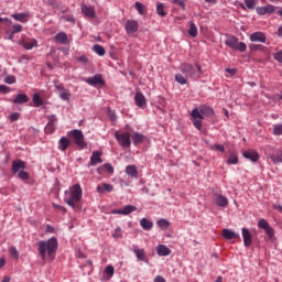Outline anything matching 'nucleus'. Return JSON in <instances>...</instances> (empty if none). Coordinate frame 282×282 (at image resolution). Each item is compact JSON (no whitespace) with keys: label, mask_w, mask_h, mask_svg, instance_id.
<instances>
[{"label":"nucleus","mask_w":282,"mask_h":282,"mask_svg":"<svg viewBox=\"0 0 282 282\" xmlns=\"http://www.w3.org/2000/svg\"><path fill=\"white\" fill-rule=\"evenodd\" d=\"M56 250H58V239H56V237H52L46 241L41 240L37 242V252L42 261H45L46 259H54Z\"/></svg>","instance_id":"obj_1"},{"label":"nucleus","mask_w":282,"mask_h":282,"mask_svg":"<svg viewBox=\"0 0 282 282\" xmlns=\"http://www.w3.org/2000/svg\"><path fill=\"white\" fill-rule=\"evenodd\" d=\"M64 202L67 206H70L73 210H80V202H83V188L80 184H75L68 192H65Z\"/></svg>","instance_id":"obj_2"},{"label":"nucleus","mask_w":282,"mask_h":282,"mask_svg":"<svg viewBox=\"0 0 282 282\" xmlns=\"http://www.w3.org/2000/svg\"><path fill=\"white\" fill-rule=\"evenodd\" d=\"M181 72L186 76V78H200L202 67L199 65L183 64L181 66Z\"/></svg>","instance_id":"obj_3"},{"label":"nucleus","mask_w":282,"mask_h":282,"mask_svg":"<svg viewBox=\"0 0 282 282\" xmlns=\"http://www.w3.org/2000/svg\"><path fill=\"white\" fill-rule=\"evenodd\" d=\"M226 45L231 50H238L239 52H246L248 50V45L243 42H239V40L235 36L228 37L226 40Z\"/></svg>","instance_id":"obj_4"},{"label":"nucleus","mask_w":282,"mask_h":282,"mask_svg":"<svg viewBox=\"0 0 282 282\" xmlns=\"http://www.w3.org/2000/svg\"><path fill=\"white\" fill-rule=\"evenodd\" d=\"M115 138L123 149L131 147V133L129 132H115Z\"/></svg>","instance_id":"obj_5"},{"label":"nucleus","mask_w":282,"mask_h":282,"mask_svg":"<svg viewBox=\"0 0 282 282\" xmlns=\"http://www.w3.org/2000/svg\"><path fill=\"white\" fill-rule=\"evenodd\" d=\"M70 135H72L76 147H78L79 149L87 148V143L85 142V134H83L82 130H73V131H70Z\"/></svg>","instance_id":"obj_6"},{"label":"nucleus","mask_w":282,"mask_h":282,"mask_svg":"<svg viewBox=\"0 0 282 282\" xmlns=\"http://www.w3.org/2000/svg\"><path fill=\"white\" fill-rule=\"evenodd\" d=\"M191 121L193 122L194 127L198 130L202 131V124L204 122V116L202 112H199L198 108H195L191 112Z\"/></svg>","instance_id":"obj_7"},{"label":"nucleus","mask_w":282,"mask_h":282,"mask_svg":"<svg viewBox=\"0 0 282 282\" xmlns=\"http://www.w3.org/2000/svg\"><path fill=\"white\" fill-rule=\"evenodd\" d=\"M258 228H261L262 230H264L265 235L269 237V241H274V228L270 226L268 220L261 218L258 221Z\"/></svg>","instance_id":"obj_8"},{"label":"nucleus","mask_w":282,"mask_h":282,"mask_svg":"<svg viewBox=\"0 0 282 282\" xmlns=\"http://www.w3.org/2000/svg\"><path fill=\"white\" fill-rule=\"evenodd\" d=\"M138 208L133 205H127L123 208L120 209H112V215H131V213H135Z\"/></svg>","instance_id":"obj_9"},{"label":"nucleus","mask_w":282,"mask_h":282,"mask_svg":"<svg viewBox=\"0 0 282 282\" xmlns=\"http://www.w3.org/2000/svg\"><path fill=\"white\" fill-rule=\"evenodd\" d=\"M126 32L127 34H135V32H138L140 24H138V21L135 20H128L126 22Z\"/></svg>","instance_id":"obj_10"},{"label":"nucleus","mask_w":282,"mask_h":282,"mask_svg":"<svg viewBox=\"0 0 282 282\" xmlns=\"http://www.w3.org/2000/svg\"><path fill=\"white\" fill-rule=\"evenodd\" d=\"M276 7L272 6V4H267L265 7H258L256 9L257 14H259L260 17H265V14H272L273 12H275Z\"/></svg>","instance_id":"obj_11"},{"label":"nucleus","mask_w":282,"mask_h":282,"mask_svg":"<svg viewBox=\"0 0 282 282\" xmlns=\"http://www.w3.org/2000/svg\"><path fill=\"white\" fill-rule=\"evenodd\" d=\"M249 41H251V43H265V33L259 31L254 32L249 36Z\"/></svg>","instance_id":"obj_12"},{"label":"nucleus","mask_w":282,"mask_h":282,"mask_svg":"<svg viewBox=\"0 0 282 282\" xmlns=\"http://www.w3.org/2000/svg\"><path fill=\"white\" fill-rule=\"evenodd\" d=\"M242 239L246 248H250L252 246V234L250 229L242 228Z\"/></svg>","instance_id":"obj_13"},{"label":"nucleus","mask_w":282,"mask_h":282,"mask_svg":"<svg viewBox=\"0 0 282 282\" xmlns=\"http://www.w3.org/2000/svg\"><path fill=\"white\" fill-rule=\"evenodd\" d=\"M246 160H250V162H258L259 161V152L256 150H247L242 153Z\"/></svg>","instance_id":"obj_14"},{"label":"nucleus","mask_w":282,"mask_h":282,"mask_svg":"<svg viewBox=\"0 0 282 282\" xmlns=\"http://www.w3.org/2000/svg\"><path fill=\"white\" fill-rule=\"evenodd\" d=\"M25 169V161L15 160L12 162L11 171L13 175H17V173H20V171H23Z\"/></svg>","instance_id":"obj_15"},{"label":"nucleus","mask_w":282,"mask_h":282,"mask_svg":"<svg viewBox=\"0 0 282 282\" xmlns=\"http://www.w3.org/2000/svg\"><path fill=\"white\" fill-rule=\"evenodd\" d=\"M86 83H88V85H91L93 87H96V85H105V80L102 79V75L97 74L94 77H89L88 79H86Z\"/></svg>","instance_id":"obj_16"},{"label":"nucleus","mask_w":282,"mask_h":282,"mask_svg":"<svg viewBox=\"0 0 282 282\" xmlns=\"http://www.w3.org/2000/svg\"><path fill=\"white\" fill-rule=\"evenodd\" d=\"M48 122L45 127V132L46 133H54V124L56 123V115H50L46 117Z\"/></svg>","instance_id":"obj_17"},{"label":"nucleus","mask_w":282,"mask_h":282,"mask_svg":"<svg viewBox=\"0 0 282 282\" xmlns=\"http://www.w3.org/2000/svg\"><path fill=\"white\" fill-rule=\"evenodd\" d=\"M215 203L219 208H226L228 206V198L220 194H215Z\"/></svg>","instance_id":"obj_18"},{"label":"nucleus","mask_w":282,"mask_h":282,"mask_svg":"<svg viewBox=\"0 0 282 282\" xmlns=\"http://www.w3.org/2000/svg\"><path fill=\"white\" fill-rule=\"evenodd\" d=\"M82 12L83 14H85V17H88L89 19H96V10L94 9V7L82 4Z\"/></svg>","instance_id":"obj_19"},{"label":"nucleus","mask_w":282,"mask_h":282,"mask_svg":"<svg viewBox=\"0 0 282 282\" xmlns=\"http://www.w3.org/2000/svg\"><path fill=\"white\" fill-rule=\"evenodd\" d=\"M137 107L144 109L147 107V97L142 93H137L134 96Z\"/></svg>","instance_id":"obj_20"},{"label":"nucleus","mask_w":282,"mask_h":282,"mask_svg":"<svg viewBox=\"0 0 282 282\" xmlns=\"http://www.w3.org/2000/svg\"><path fill=\"white\" fill-rule=\"evenodd\" d=\"M223 237L224 239H227V240L239 239V234L230 229H223Z\"/></svg>","instance_id":"obj_21"},{"label":"nucleus","mask_w":282,"mask_h":282,"mask_svg":"<svg viewBox=\"0 0 282 282\" xmlns=\"http://www.w3.org/2000/svg\"><path fill=\"white\" fill-rule=\"evenodd\" d=\"M102 153L99 151L94 152L93 155L90 156V164L91 166H96L97 164H102V159L100 158Z\"/></svg>","instance_id":"obj_22"},{"label":"nucleus","mask_w":282,"mask_h":282,"mask_svg":"<svg viewBox=\"0 0 282 282\" xmlns=\"http://www.w3.org/2000/svg\"><path fill=\"white\" fill-rule=\"evenodd\" d=\"M30 101V97L25 94H18L13 99L14 105H25V102Z\"/></svg>","instance_id":"obj_23"},{"label":"nucleus","mask_w":282,"mask_h":282,"mask_svg":"<svg viewBox=\"0 0 282 282\" xmlns=\"http://www.w3.org/2000/svg\"><path fill=\"white\" fill-rule=\"evenodd\" d=\"M159 257H169L171 254V249L166 245H159L156 248Z\"/></svg>","instance_id":"obj_24"},{"label":"nucleus","mask_w":282,"mask_h":282,"mask_svg":"<svg viewBox=\"0 0 282 282\" xmlns=\"http://www.w3.org/2000/svg\"><path fill=\"white\" fill-rule=\"evenodd\" d=\"M113 191V185L108 184V183H102L101 185L97 186V192L98 193H111Z\"/></svg>","instance_id":"obj_25"},{"label":"nucleus","mask_w":282,"mask_h":282,"mask_svg":"<svg viewBox=\"0 0 282 282\" xmlns=\"http://www.w3.org/2000/svg\"><path fill=\"white\" fill-rule=\"evenodd\" d=\"M126 174L134 180H138V167H135V165H128L126 167Z\"/></svg>","instance_id":"obj_26"},{"label":"nucleus","mask_w":282,"mask_h":282,"mask_svg":"<svg viewBox=\"0 0 282 282\" xmlns=\"http://www.w3.org/2000/svg\"><path fill=\"white\" fill-rule=\"evenodd\" d=\"M20 45H22V47H24V50H32L33 47H36L37 42L35 39H32L30 41L20 42Z\"/></svg>","instance_id":"obj_27"},{"label":"nucleus","mask_w":282,"mask_h":282,"mask_svg":"<svg viewBox=\"0 0 282 282\" xmlns=\"http://www.w3.org/2000/svg\"><path fill=\"white\" fill-rule=\"evenodd\" d=\"M132 142L135 147H138V144H142V142H144V134L134 132L132 135Z\"/></svg>","instance_id":"obj_28"},{"label":"nucleus","mask_w":282,"mask_h":282,"mask_svg":"<svg viewBox=\"0 0 282 282\" xmlns=\"http://www.w3.org/2000/svg\"><path fill=\"white\" fill-rule=\"evenodd\" d=\"M165 8L166 7L164 6V3L156 2V13L159 14V17L164 18V17H166V14H169V12H166Z\"/></svg>","instance_id":"obj_29"},{"label":"nucleus","mask_w":282,"mask_h":282,"mask_svg":"<svg viewBox=\"0 0 282 282\" xmlns=\"http://www.w3.org/2000/svg\"><path fill=\"white\" fill-rule=\"evenodd\" d=\"M140 226H141V228H143V230H151V228H153V221H151L147 218H142L140 220Z\"/></svg>","instance_id":"obj_30"},{"label":"nucleus","mask_w":282,"mask_h":282,"mask_svg":"<svg viewBox=\"0 0 282 282\" xmlns=\"http://www.w3.org/2000/svg\"><path fill=\"white\" fill-rule=\"evenodd\" d=\"M200 113L203 116H207V118H212V116L215 115V111L213 110V108H210L208 106H203V107H200Z\"/></svg>","instance_id":"obj_31"},{"label":"nucleus","mask_w":282,"mask_h":282,"mask_svg":"<svg viewBox=\"0 0 282 282\" xmlns=\"http://www.w3.org/2000/svg\"><path fill=\"white\" fill-rule=\"evenodd\" d=\"M55 41L57 43H62V45H65L67 43V34L65 32H59L55 35Z\"/></svg>","instance_id":"obj_32"},{"label":"nucleus","mask_w":282,"mask_h":282,"mask_svg":"<svg viewBox=\"0 0 282 282\" xmlns=\"http://www.w3.org/2000/svg\"><path fill=\"white\" fill-rule=\"evenodd\" d=\"M70 142L67 140V138L62 137L59 139V151H67L69 148Z\"/></svg>","instance_id":"obj_33"},{"label":"nucleus","mask_w":282,"mask_h":282,"mask_svg":"<svg viewBox=\"0 0 282 282\" xmlns=\"http://www.w3.org/2000/svg\"><path fill=\"white\" fill-rule=\"evenodd\" d=\"M12 19H14V21H20L21 23H25L28 20H26V17H29L28 13H14L11 15Z\"/></svg>","instance_id":"obj_34"},{"label":"nucleus","mask_w":282,"mask_h":282,"mask_svg":"<svg viewBox=\"0 0 282 282\" xmlns=\"http://www.w3.org/2000/svg\"><path fill=\"white\" fill-rule=\"evenodd\" d=\"M93 51L95 54H98V56H105V54H107V51H105V47H102L100 44H95L93 46Z\"/></svg>","instance_id":"obj_35"},{"label":"nucleus","mask_w":282,"mask_h":282,"mask_svg":"<svg viewBox=\"0 0 282 282\" xmlns=\"http://www.w3.org/2000/svg\"><path fill=\"white\" fill-rule=\"evenodd\" d=\"M156 225L159 226V228H161V230H169L171 223H169V220L166 219H160L158 220Z\"/></svg>","instance_id":"obj_36"},{"label":"nucleus","mask_w":282,"mask_h":282,"mask_svg":"<svg viewBox=\"0 0 282 282\" xmlns=\"http://www.w3.org/2000/svg\"><path fill=\"white\" fill-rule=\"evenodd\" d=\"M133 252H134L137 259H139V261H144V257H145L144 249L134 248Z\"/></svg>","instance_id":"obj_37"},{"label":"nucleus","mask_w":282,"mask_h":282,"mask_svg":"<svg viewBox=\"0 0 282 282\" xmlns=\"http://www.w3.org/2000/svg\"><path fill=\"white\" fill-rule=\"evenodd\" d=\"M134 8L139 12V14H147V7L141 2H135Z\"/></svg>","instance_id":"obj_38"},{"label":"nucleus","mask_w":282,"mask_h":282,"mask_svg":"<svg viewBox=\"0 0 282 282\" xmlns=\"http://www.w3.org/2000/svg\"><path fill=\"white\" fill-rule=\"evenodd\" d=\"M227 164H239V156H237V154L231 152L229 154V159L227 160Z\"/></svg>","instance_id":"obj_39"},{"label":"nucleus","mask_w":282,"mask_h":282,"mask_svg":"<svg viewBox=\"0 0 282 282\" xmlns=\"http://www.w3.org/2000/svg\"><path fill=\"white\" fill-rule=\"evenodd\" d=\"M9 254L10 257H12V259H14L15 261H19V250L17 249V247H10Z\"/></svg>","instance_id":"obj_40"},{"label":"nucleus","mask_w":282,"mask_h":282,"mask_svg":"<svg viewBox=\"0 0 282 282\" xmlns=\"http://www.w3.org/2000/svg\"><path fill=\"white\" fill-rule=\"evenodd\" d=\"M188 34L193 39H195V36H197V25H195L193 22H191Z\"/></svg>","instance_id":"obj_41"},{"label":"nucleus","mask_w":282,"mask_h":282,"mask_svg":"<svg viewBox=\"0 0 282 282\" xmlns=\"http://www.w3.org/2000/svg\"><path fill=\"white\" fill-rule=\"evenodd\" d=\"M33 102L35 107H41L43 105V99L41 98V95L34 94L33 95Z\"/></svg>","instance_id":"obj_42"},{"label":"nucleus","mask_w":282,"mask_h":282,"mask_svg":"<svg viewBox=\"0 0 282 282\" xmlns=\"http://www.w3.org/2000/svg\"><path fill=\"white\" fill-rule=\"evenodd\" d=\"M270 160H271L274 164L281 163V162H282V151H281L278 155L271 154V155H270Z\"/></svg>","instance_id":"obj_43"},{"label":"nucleus","mask_w":282,"mask_h":282,"mask_svg":"<svg viewBox=\"0 0 282 282\" xmlns=\"http://www.w3.org/2000/svg\"><path fill=\"white\" fill-rule=\"evenodd\" d=\"M59 98L62 100H69L72 98V94L67 89H63L62 93L59 94Z\"/></svg>","instance_id":"obj_44"},{"label":"nucleus","mask_w":282,"mask_h":282,"mask_svg":"<svg viewBox=\"0 0 282 282\" xmlns=\"http://www.w3.org/2000/svg\"><path fill=\"white\" fill-rule=\"evenodd\" d=\"M175 80H176V83H178V85H186V83H187L186 77H184L180 73L175 75Z\"/></svg>","instance_id":"obj_45"},{"label":"nucleus","mask_w":282,"mask_h":282,"mask_svg":"<svg viewBox=\"0 0 282 282\" xmlns=\"http://www.w3.org/2000/svg\"><path fill=\"white\" fill-rule=\"evenodd\" d=\"M18 177L20 180L28 181V180H30V173L21 170L20 172H18Z\"/></svg>","instance_id":"obj_46"},{"label":"nucleus","mask_w":282,"mask_h":282,"mask_svg":"<svg viewBox=\"0 0 282 282\" xmlns=\"http://www.w3.org/2000/svg\"><path fill=\"white\" fill-rule=\"evenodd\" d=\"M245 4L249 10H254L257 1L254 0H245Z\"/></svg>","instance_id":"obj_47"},{"label":"nucleus","mask_w":282,"mask_h":282,"mask_svg":"<svg viewBox=\"0 0 282 282\" xmlns=\"http://www.w3.org/2000/svg\"><path fill=\"white\" fill-rule=\"evenodd\" d=\"M172 3L182 8V10H186V0H173Z\"/></svg>","instance_id":"obj_48"},{"label":"nucleus","mask_w":282,"mask_h":282,"mask_svg":"<svg viewBox=\"0 0 282 282\" xmlns=\"http://www.w3.org/2000/svg\"><path fill=\"white\" fill-rule=\"evenodd\" d=\"M4 83H7V85H14V83H17V77L9 75L4 78Z\"/></svg>","instance_id":"obj_49"},{"label":"nucleus","mask_w":282,"mask_h":282,"mask_svg":"<svg viewBox=\"0 0 282 282\" xmlns=\"http://www.w3.org/2000/svg\"><path fill=\"white\" fill-rule=\"evenodd\" d=\"M12 34H18V32H23V25L21 24H13L12 25Z\"/></svg>","instance_id":"obj_50"},{"label":"nucleus","mask_w":282,"mask_h":282,"mask_svg":"<svg viewBox=\"0 0 282 282\" xmlns=\"http://www.w3.org/2000/svg\"><path fill=\"white\" fill-rule=\"evenodd\" d=\"M76 61H77L78 63H82L83 65H87V64L89 63V58H87V56H85V55H82V56H79V57H76Z\"/></svg>","instance_id":"obj_51"},{"label":"nucleus","mask_w":282,"mask_h":282,"mask_svg":"<svg viewBox=\"0 0 282 282\" xmlns=\"http://www.w3.org/2000/svg\"><path fill=\"white\" fill-rule=\"evenodd\" d=\"M273 133H274L275 135H282V124H275V126L273 127Z\"/></svg>","instance_id":"obj_52"},{"label":"nucleus","mask_w":282,"mask_h":282,"mask_svg":"<svg viewBox=\"0 0 282 282\" xmlns=\"http://www.w3.org/2000/svg\"><path fill=\"white\" fill-rule=\"evenodd\" d=\"M112 237H113V239H120V238H122V229H121L120 227H118V228L115 230Z\"/></svg>","instance_id":"obj_53"},{"label":"nucleus","mask_w":282,"mask_h":282,"mask_svg":"<svg viewBox=\"0 0 282 282\" xmlns=\"http://www.w3.org/2000/svg\"><path fill=\"white\" fill-rule=\"evenodd\" d=\"M106 274H109L110 276H113L116 269H113V265H107L105 269Z\"/></svg>","instance_id":"obj_54"},{"label":"nucleus","mask_w":282,"mask_h":282,"mask_svg":"<svg viewBox=\"0 0 282 282\" xmlns=\"http://www.w3.org/2000/svg\"><path fill=\"white\" fill-rule=\"evenodd\" d=\"M102 166L105 171H107V173H109L110 175H113V166L110 163H106Z\"/></svg>","instance_id":"obj_55"},{"label":"nucleus","mask_w":282,"mask_h":282,"mask_svg":"<svg viewBox=\"0 0 282 282\" xmlns=\"http://www.w3.org/2000/svg\"><path fill=\"white\" fill-rule=\"evenodd\" d=\"M9 118H10L11 122H17V120H19V118H21V113L13 112V113L10 115Z\"/></svg>","instance_id":"obj_56"},{"label":"nucleus","mask_w":282,"mask_h":282,"mask_svg":"<svg viewBox=\"0 0 282 282\" xmlns=\"http://www.w3.org/2000/svg\"><path fill=\"white\" fill-rule=\"evenodd\" d=\"M0 94H10V87L0 85Z\"/></svg>","instance_id":"obj_57"},{"label":"nucleus","mask_w":282,"mask_h":282,"mask_svg":"<svg viewBox=\"0 0 282 282\" xmlns=\"http://www.w3.org/2000/svg\"><path fill=\"white\" fill-rule=\"evenodd\" d=\"M274 59L278 61V63H282V51H279L273 55Z\"/></svg>","instance_id":"obj_58"},{"label":"nucleus","mask_w":282,"mask_h":282,"mask_svg":"<svg viewBox=\"0 0 282 282\" xmlns=\"http://www.w3.org/2000/svg\"><path fill=\"white\" fill-rule=\"evenodd\" d=\"M249 48L252 50V51H257V50L263 48V45H261V44H251V45H249Z\"/></svg>","instance_id":"obj_59"},{"label":"nucleus","mask_w":282,"mask_h":282,"mask_svg":"<svg viewBox=\"0 0 282 282\" xmlns=\"http://www.w3.org/2000/svg\"><path fill=\"white\" fill-rule=\"evenodd\" d=\"M214 149H215L216 151H220V153H224V151H226V148H224L223 144H215V145H214Z\"/></svg>","instance_id":"obj_60"},{"label":"nucleus","mask_w":282,"mask_h":282,"mask_svg":"<svg viewBox=\"0 0 282 282\" xmlns=\"http://www.w3.org/2000/svg\"><path fill=\"white\" fill-rule=\"evenodd\" d=\"M54 208H56L57 210H62V213H67V209L61 205H56V204H53Z\"/></svg>","instance_id":"obj_61"},{"label":"nucleus","mask_w":282,"mask_h":282,"mask_svg":"<svg viewBox=\"0 0 282 282\" xmlns=\"http://www.w3.org/2000/svg\"><path fill=\"white\" fill-rule=\"evenodd\" d=\"M154 282H166V280L164 279V276L158 275V276L154 279Z\"/></svg>","instance_id":"obj_62"},{"label":"nucleus","mask_w":282,"mask_h":282,"mask_svg":"<svg viewBox=\"0 0 282 282\" xmlns=\"http://www.w3.org/2000/svg\"><path fill=\"white\" fill-rule=\"evenodd\" d=\"M273 208L275 210H279V213H282V206L281 205H273Z\"/></svg>","instance_id":"obj_63"},{"label":"nucleus","mask_w":282,"mask_h":282,"mask_svg":"<svg viewBox=\"0 0 282 282\" xmlns=\"http://www.w3.org/2000/svg\"><path fill=\"white\" fill-rule=\"evenodd\" d=\"M278 36H280V39H282V25L278 29Z\"/></svg>","instance_id":"obj_64"}]
</instances>
